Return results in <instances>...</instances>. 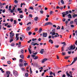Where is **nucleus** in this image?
Returning <instances> with one entry per match:
<instances>
[{
    "mask_svg": "<svg viewBox=\"0 0 77 77\" xmlns=\"http://www.w3.org/2000/svg\"><path fill=\"white\" fill-rule=\"evenodd\" d=\"M68 14H69V12L68 11H66V12L62 13V14L63 15V17L65 18V15H67Z\"/></svg>",
    "mask_w": 77,
    "mask_h": 77,
    "instance_id": "1",
    "label": "nucleus"
},
{
    "mask_svg": "<svg viewBox=\"0 0 77 77\" xmlns=\"http://www.w3.org/2000/svg\"><path fill=\"white\" fill-rule=\"evenodd\" d=\"M75 48V45H72L70 47H69L68 48V49L69 50H74Z\"/></svg>",
    "mask_w": 77,
    "mask_h": 77,
    "instance_id": "2",
    "label": "nucleus"
},
{
    "mask_svg": "<svg viewBox=\"0 0 77 77\" xmlns=\"http://www.w3.org/2000/svg\"><path fill=\"white\" fill-rule=\"evenodd\" d=\"M13 74L15 77H17L18 75V73L15 70L13 71Z\"/></svg>",
    "mask_w": 77,
    "mask_h": 77,
    "instance_id": "3",
    "label": "nucleus"
},
{
    "mask_svg": "<svg viewBox=\"0 0 77 77\" xmlns=\"http://www.w3.org/2000/svg\"><path fill=\"white\" fill-rule=\"evenodd\" d=\"M32 57L33 58V59H34V60H36V59H38V56H36L35 55H32Z\"/></svg>",
    "mask_w": 77,
    "mask_h": 77,
    "instance_id": "4",
    "label": "nucleus"
},
{
    "mask_svg": "<svg viewBox=\"0 0 77 77\" xmlns=\"http://www.w3.org/2000/svg\"><path fill=\"white\" fill-rule=\"evenodd\" d=\"M74 60L72 62V63H71V64L70 65H71L73 64L74 63H75V61L77 60V57H76L73 59Z\"/></svg>",
    "mask_w": 77,
    "mask_h": 77,
    "instance_id": "5",
    "label": "nucleus"
},
{
    "mask_svg": "<svg viewBox=\"0 0 77 77\" xmlns=\"http://www.w3.org/2000/svg\"><path fill=\"white\" fill-rule=\"evenodd\" d=\"M6 74L7 75V77H9V75H10V74H11V72L10 71H7L6 72Z\"/></svg>",
    "mask_w": 77,
    "mask_h": 77,
    "instance_id": "6",
    "label": "nucleus"
},
{
    "mask_svg": "<svg viewBox=\"0 0 77 77\" xmlns=\"http://www.w3.org/2000/svg\"><path fill=\"white\" fill-rule=\"evenodd\" d=\"M43 37H45V38H46L47 36V33L46 32L43 33Z\"/></svg>",
    "mask_w": 77,
    "mask_h": 77,
    "instance_id": "7",
    "label": "nucleus"
},
{
    "mask_svg": "<svg viewBox=\"0 0 77 77\" xmlns=\"http://www.w3.org/2000/svg\"><path fill=\"white\" fill-rule=\"evenodd\" d=\"M10 38H12L13 37H14V33H11V32H10Z\"/></svg>",
    "mask_w": 77,
    "mask_h": 77,
    "instance_id": "8",
    "label": "nucleus"
},
{
    "mask_svg": "<svg viewBox=\"0 0 77 77\" xmlns=\"http://www.w3.org/2000/svg\"><path fill=\"white\" fill-rule=\"evenodd\" d=\"M44 51V49H41V50L40 51V53L41 54H43Z\"/></svg>",
    "mask_w": 77,
    "mask_h": 77,
    "instance_id": "9",
    "label": "nucleus"
},
{
    "mask_svg": "<svg viewBox=\"0 0 77 77\" xmlns=\"http://www.w3.org/2000/svg\"><path fill=\"white\" fill-rule=\"evenodd\" d=\"M47 59L45 58L44 59H43L42 61V63H44V62H45V61H47Z\"/></svg>",
    "mask_w": 77,
    "mask_h": 77,
    "instance_id": "10",
    "label": "nucleus"
},
{
    "mask_svg": "<svg viewBox=\"0 0 77 77\" xmlns=\"http://www.w3.org/2000/svg\"><path fill=\"white\" fill-rule=\"evenodd\" d=\"M49 42L51 44H53V40H51V39H50L49 40Z\"/></svg>",
    "mask_w": 77,
    "mask_h": 77,
    "instance_id": "11",
    "label": "nucleus"
},
{
    "mask_svg": "<svg viewBox=\"0 0 77 77\" xmlns=\"http://www.w3.org/2000/svg\"><path fill=\"white\" fill-rule=\"evenodd\" d=\"M67 16H68L69 18H72V16H71V14H69Z\"/></svg>",
    "mask_w": 77,
    "mask_h": 77,
    "instance_id": "12",
    "label": "nucleus"
},
{
    "mask_svg": "<svg viewBox=\"0 0 77 77\" xmlns=\"http://www.w3.org/2000/svg\"><path fill=\"white\" fill-rule=\"evenodd\" d=\"M42 31V28H40L39 29V31H38V32L39 33H41V32Z\"/></svg>",
    "mask_w": 77,
    "mask_h": 77,
    "instance_id": "13",
    "label": "nucleus"
},
{
    "mask_svg": "<svg viewBox=\"0 0 77 77\" xmlns=\"http://www.w3.org/2000/svg\"><path fill=\"white\" fill-rule=\"evenodd\" d=\"M20 57L21 59H24V55H20Z\"/></svg>",
    "mask_w": 77,
    "mask_h": 77,
    "instance_id": "14",
    "label": "nucleus"
},
{
    "mask_svg": "<svg viewBox=\"0 0 77 77\" xmlns=\"http://www.w3.org/2000/svg\"><path fill=\"white\" fill-rule=\"evenodd\" d=\"M66 74L68 77H70V75L68 73V71L66 72Z\"/></svg>",
    "mask_w": 77,
    "mask_h": 77,
    "instance_id": "15",
    "label": "nucleus"
},
{
    "mask_svg": "<svg viewBox=\"0 0 77 77\" xmlns=\"http://www.w3.org/2000/svg\"><path fill=\"white\" fill-rule=\"evenodd\" d=\"M19 66H20V67H22V66H23V63H20L19 65Z\"/></svg>",
    "mask_w": 77,
    "mask_h": 77,
    "instance_id": "16",
    "label": "nucleus"
},
{
    "mask_svg": "<svg viewBox=\"0 0 77 77\" xmlns=\"http://www.w3.org/2000/svg\"><path fill=\"white\" fill-rule=\"evenodd\" d=\"M77 17V14H74V15H72V17L74 18V17Z\"/></svg>",
    "mask_w": 77,
    "mask_h": 77,
    "instance_id": "17",
    "label": "nucleus"
},
{
    "mask_svg": "<svg viewBox=\"0 0 77 77\" xmlns=\"http://www.w3.org/2000/svg\"><path fill=\"white\" fill-rule=\"evenodd\" d=\"M38 17H36L34 18L35 21H37V20H38Z\"/></svg>",
    "mask_w": 77,
    "mask_h": 77,
    "instance_id": "18",
    "label": "nucleus"
},
{
    "mask_svg": "<svg viewBox=\"0 0 77 77\" xmlns=\"http://www.w3.org/2000/svg\"><path fill=\"white\" fill-rule=\"evenodd\" d=\"M28 50L29 51L30 54H32V52L31 51L32 50L30 49L29 48H28Z\"/></svg>",
    "mask_w": 77,
    "mask_h": 77,
    "instance_id": "19",
    "label": "nucleus"
},
{
    "mask_svg": "<svg viewBox=\"0 0 77 77\" xmlns=\"http://www.w3.org/2000/svg\"><path fill=\"white\" fill-rule=\"evenodd\" d=\"M30 29V27H28L26 28V30L27 31H29V30Z\"/></svg>",
    "mask_w": 77,
    "mask_h": 77,
    "instance_id": "20",
    "label": "nucleus"
},
{
    "mask_svg": "<svg viewBox=\"0 0 77 77\" xmlns=\"http://www.w3.org/2000/svg\"><path fill=\"white\" fill-rule=\"evenodd\" d=\"M40 14H44V11L42 10L40 11Z\"/></svg>",
    "mask_w": 77,
    "mask_h": 77,
    "instance_id": "21",
    "label": "nucleus"
},
{
    "mask_svg": "<svg viewBox=\"0 0 77 77\" xmlns=\"http://www.w3.org/2000/svg\"><path fill=\"white\" fill-rule=\"evenodd\" d=\"M23 5H26V4H25L24 3H23H23H21L20 5V8H22V6H23Z\"/></svg>",
    "mask_w": 77,
    "mask_h": 77,
    "instance_id": "22",
    "label": "nucleus"
},
{
    "mask_svg": "<svg viewBox=\"0 0 77 77\" xmlns=\"http://www.w3.org/2000/svg\"><path fill=\"white\" fill-rule=\"evenodd\" d=\"M61 3L62 5L64 4V2L63 0H61Z\"/></svg>",
    "mask_w": 77,
    "mask_h": 77,
    "instance_id": "23",
    "label": "nucleus"
},
{
    "mask_svg": "<svg viewBox=\"0 0 77 77\" xmlns=\"http://www.w3.org/2000/svg\"><path fill=\"white\" fill-rule=\"evenodd\" d=\"M29 9H31L32 10H33V8L31 6L29 8Z\"/></svg>",
    "mask_w": 77,
    "mask_h": 77,
    "instance_id": "24",
    "label": "nucleus"
},
{
    "mask_svg": "<svg viewBox=\"0 0 77 77\" xmlns=\"http://www.w3.org/2000/svg\"><path fill=\"white\" fill-rule=\"evenodd\" d=\"M25 75L26 77H28V76H29V74L28 73H26L25 74Z\"/></svg>",
    "mask_w": 77,
    "mask_h": 77,
    "instance_id": "25",
    "label": "nucleus"
},
{
    "mask_svg": "<svg viewBox=\"0 0 77 77\" xmlns=\"http://www.w3.org/2000/svg\"><path fill=\"white\" fill-rule=\"evenodd\" d=\"M61 44H63V46H65V45H66L65 42H63Z\"/></svg>",
    "mask_w": 77,
    "mask_h": 77,
    "instance_id": "26",
    "label": "nucleus"
},
{
    "mask_svg": "<svg viewBox=\"0 0 77 77\" xmlns=\"http://www.w3.org/2000/svg\"><path fill=\"white\" fill-rule=\"evenodd\" d=\"M65 54H66V53L62 52V55H63V56H64V55H65Z\"/></svg>",
    "mask_w": 77,
    "mask_h": 77,
    "instance_id": "27",
    "label": "nucleus"
},
{
    "mask_svg": "<svg viewBox=\"0 0 77 77\" xmlns=\"http://www.w3.org/2000/svg\"><path fill=\"white\" fill-rule=\"evenodd\" d=\"M23 18V15H21L20 16V18Z\"/></svg>",
    "mask_w": 77,
    "mask_h": 77,
    "instance_id": "28",
    "label": "nucleus"
},
{
    "mask_svg": "<svg viewBox=\"0 0 77 77\" xmlns=\"http://www.w3.org/2000/svg\"><path fill=\"white\" fill-rule=\"evenodd\" d=\"M7 63L8 64H11V62L10 61H7Z\"/></svg>",
    "mask_w": 77,
    "mask_h": 77,
    "instance_id": "29",
    "label": "nucleus"
},
{
    "mask_svg": "<svg viewBox=\"0 0 77 77\" xmlns=\"http://www.w3.org/2000/svg\"><path fill=\"white\" fill-rule=\"evenodd\" d=\"M11 46H12V47H13L14 46H15V44L14 43H12L11 45Z\"/></svg>",
    "mask_w": 77,
    "mask_h": 77,
    "instance_id": "30",
    "label": "nucleus"
},
{
    "mask_svg": "<svg viewBox=\"0 0 77 77\" xmlns=\"http://www.w3.org/2000/svg\"><path fill=\"white\" fill-rule=\"evenodd\" d=\"M52 35H56V33L54 32H52Z\"/></svg>",
    "mask_w": 77,
    "mask_h": 77,
    "instance_id": "31",
    "label": "nucleus"
},
{
    "mask_svg": "<svg viewBox=\"0 0 77 77\" xmlns=\"http://www.w3.org/2000/svg\"><path fill=\"white\" fill-rule=\"evenodd\" d=\"M59 47V46L58 45H55V47L56 48H58V47Z\"/></svg>",
    "mask_w": 77,
    "mask_h": 77,
    "instance_id": "32",
    "label": "nucleus"
},
{
    "mask_svg": "<svg viewBox=\"0 0 77 77\" xmlns=\"http://www.w3.org/2000/svg\"><path fill=\"white\" fill-rule=\"evenodd\" d=\"M21 38H25L24 37V36L23 35H21Z\"/></svg>",
    "mask_w": 77,
    "mask_h": 77,
    "instance_id": "33",
    "label": "nucleus"
},
{
    "mask_svg": "<svg viewBox=\"0 0 77 77\" xmlns=\"http://www.w3.org/2000/svg\"><path fill=\"white\" fill-rule=\"evenodd\" d=\"M23 60L22 59H20L19 60V62H22Z\"/></svg>",
    "mask_w": 77,
    "mask_h": 77,
    "instance_id": "34",
    "label": "nucleus"
},
{
    "mask_svg": "<svg viewBox=\"0 0 77 77\" xmlns=\"http://www.w3.org/2000/svg\"><path fill=\"white\" fill-rule=\"evenodd\" d=\"M61 49H62V50H61L62 51H64V48L63 47H62Z\"/></svg>",
    "mask_w": 77,
    "mask_h": 77,
    "instance_id": "35",
    "label": "nucleus"
},
{
    "mask_svg": "<svg viewBox=\"0 0 77 77\" xmlns=\"http://www.w3.org/2000/svg\"><path fill=\"white\" fill-rule=\"evenodd\" d=\"M68 23V21H67L65 22V23L66 25V26H67V24Z\"/></svg>",
    "mask_w": 77,
    "mask_h": 77,
    "instance_id": "36",
    "label": "nucleus"
},
{
    "mask_svg": "<svg viewBox=\"0 0 77 77\" xmlns=\"http://www.w3.org/2000/svg\"><path fill=\"white\" fill-rule=\"evenodd\" d=\"M31 45H34V44H35L34 42H32L31 43Z\"/></svg>",
    "mask_w": 77,
    "mask_h": 77,
    "instance_id": "37",
    "label": "nucleus"
},
{
    "mask_svg": "<svg viewBox=\"0 0 77 77\" xmlns=\"http://www.w3.org/2000/svg\"><path fill=\"white\" fill-rule=\"evenodd\" d=\"M35 45H39V44H38L37 43H34V46H35Z\"/></svg>",
    "mask_w": 77,
    "mask_h": 77,
    "instance_id": "38",
    "label": "nucleus"
},
{
    "mask_svg": "<svg viewBox=\"0 0 77 77\" xmlns=\"http://www.w3.org/2000/svg\"><path fill=\"white\" fill-rule=\"evenodd\" d=\"M27 65H28V64L27 63H24V66H26Z\"/></svg>",
    "mask_w": 77,
    "mask_h": 77,
    "instance_id": "39",
    "label": "nucleus"
},
{
    "mask_svg": "<svg viewBox=\"0 0 77 77\" xmlns=\"http://www.w3.org/2000/svg\"><path fill=\"white\" fill-rule=\"evenodd\" d=\"M14 41V40L12 39H10V42H12Z\"/></svg>",
    "mask_w": 77,
    "mask_h": 77,
    "instance_id": "40",
    "label": "nucleus"
},
{
    "mask_svg": "<svg viewBox=\"0 0 77 77\" xmlns=\"http://www.w3.org/2000/svg\"><path fill=\"white\" fill-rule=\"evenodd\" d=\"M16 41H18L19 39V37H16Z\"/></svg>",
    "mask_w": 77,
    "mask_h": 77,
    "instance_id": "41",
    "label": "nucleus"
},
{
    "mask_svg": "<svg viewBox=\"0 0 77 77\" xmlns=\"http://www.w3.org/2000/svg\"><path fill=\"white\" fill-rule=\"evenodd\" d=\"M20 52L21 53H24V50H22L20 51Z\"/></svg>",
    "mask_w": 77,
    "mask_h": 77,
    "instance_id": "42",
    "label": "nucleus"
},
{
    "mask_svg": "<svg viewBox=\"0 0 77 77\" xmlns=\"http://www.w3.org/2000/svg\"><path fill=\"white\" fill-rule=\"evenodd\" d=\"M21 9L20 8H17L18 11H21Z\"/></svg>",
    "mask_w": 77,
    "mask_h": 77,
    "instance_id": "43",
    "label": "nucleus"
},
{
    "mask_svg": "<svg viewBox=\"0 0 77 77\" xmlns=\"http://www.w3.org/2000/svg\"><path fill=\"white\" fill-rule=\"evenodd\" d=\"M73 23H74V22L73 21H71L70 22V23L71 24H73Z\"/></svg>",
    "mask_w": 77,
    "mask_h": 77,
    "instance_id": "44",
    "label": "nucleus"
},
{
    "mask_svg": "<svg viewBox=\"0 0 77 77\" xmlns=\"http://www.w3.org/2000/svg\"><path fill=\"white\" fill-rule=\"evenodd\" d=\"M1 59L2 60H5V58L4 57H3L2 58H1Z\"/></svg>",
    "mask_w": 77,
    "mask_h": 77,
    "instance_id": "45",
    "label": "nucleus"
},
{
    "mask_svg": "<svg viewBox=\"0 0 77 77\" xmlns=\"http://www.w3.org/2000/svg\"><path fill=\"white\" fill-rule=\"evenodd\" d=\"M14 24H16V23H17V21H16V20H14Z\"/></svg>",
    "mask_w": 77,
    "mask_h": 77,
    "instance_id": "46",
    "label": "nucleus"
},
{
    "mask_svg": "<svg viewBox=\"0 0 77 77\" xmlns=\"http://www.w3.org/2000/svg\"><path fill=\"white\" fill-rule=\"evenodd\" d=\"M47 25H48V22L46 23H45V26H47Z\"/></svg>",
    "mask_w": 77,
    "mask_h": 77,
    "instance_id": "47",
    "label": "nucleus"
},
{
    "mask_svg": "<svg viewBox=\"0 0 77 77\" xmlns=\"http://www.w3.org/2000/svg\"><path fill=\"white\" fill-rule=\"evenodd\" d=\"M22 70L23 71H25V69L24 68H21Z\"/></svg>",
    "mask_w": 77,
    "mask_h": 77,
    "instance_id": "48",
    "label": "nucleus"
},
{
    "mask_svg": "<svg viewBox=\"0 0 77 77\" xmlns=\"http://www.w3.org/2000/svg\"><path fill=\"white\" fill-rule=\"evenodd\" d=\"M50 75H52L53 72H51V71L50 72Z\"/></svg>",
    "mask_w": 77,
    "mask_h": 77,
    "instance_id": "49",
    "label": "nucleus"
},
{
    "mask_svg": "<svg viewBox=\"0 0 77 77\" xmlns=\"http://www.w3.org/2000/svg\"><path fill=\"white\" fill-rule=\"evenodd\" d=\"M60 29V27L58 26L57 28V30L58 29Z\"/></svg>",
    "mask_w": 77,
    "mask_h": 77,
    "instance_id": "50",
    "label": "nucleus"
},
{
    "mask_svg": "<svg viewBox=\"0 0 77 77\" xmlns=\"http://www.w3.org/2000/svg\"><path fill=\"white\" fill-rule=\"evenodd\" d=\"M36 38H32V41H36Z\"/></svg>",
    "mask_w": 77,
    "mask_h": 77,
    "instance_id": "51",
    "label": "nucleus"
},
{
    "mask_svg": "<svg viewBox=\"0 0 77 77\" xmlns=\"http://www.w3.org/2000/svg\"><path fill=\"white\" fill-rule=\"evenodd\" d=\"M69 57H65V59H68V58H69Z\"/></svg>",
    "mask_w": 77,
    "mask_h": 77,
    "instance_id": "52",
    "label": "nucleus"
},
{
    "mask_svg": "<svg viewBox=\"0 0 77 77\" xmlns=\"http://www.w3.org/2000/svg\"><path fill=\"white\" fill-rule=\"evenodd\" d=\"M28 34H29V35H30L32 34V32H28Z\"/></svg>",
    "mask_w": 77,
    "mask_h": 77,
    "instance_id": "53",
    "label": "nucleus"
},
{
    "mask_svg": "<svg viewBox=\"0 0 77 77\" xmlns=\"http://www.w3.org/2000/svg\"><path fill=\"white\" fill-rule=\"evenodd\" d=\"M65 20H66V19L65 18H63V21L64 22H65Z\"/></svg>",
    "mask_w": 77,
    "mask_h": 77,
    "instance_id": "54",
    "label": "nucleus"
},
{
    "mask_svg": "<svg viewBox=\"0 0 77 77\" xmlns=\"http://www.w3.org/2000/svg\"><path fill=\"white\" fill-rule=\"evenodd\" d=\"M19 24H20V26H22V25H23V23L22 22L19 23Z\"/></svg>",
    "mask_w": 77,
    "mask_h": 77,
    "instance_id": "55",
    "label": "nucleus"
},
{
    "mask_svg": "<svg viewBox=\"0 0 77 77\" xmlns=\"http://www.w3.org/2000/svg\"><path fill=\"white\" fill-rule=\"evenodd\" d=\"M14 3H18V1H17V0H15Z\"/></svg>",
    "mask_w": 77,
    "mask_h": 77,
    "instance_id": "56",
    "label": "nucleus"
},
{
    "mask_svg": "<svg viewBox=\"0 0 77 77\" xmlns=\"http://www.w3.org/2000/svg\"><path fill=\"white\" fill-rule=\"evenodd\" d=\"M19 35V34H16V37H18Z\"/></svg>",
    "mask_w": 77,
    "mask_h": 77,
    "instance_id": "57",
    "label": "nucleus"
},
{
    "mask_svg": "<svg viewBox=\"0 0 77 77\" xmlns=\"http://www.w3.org/2000/svg\"><path fill=\"white\" fill-rule=\"evenodd\" d=\"M48 24L49 25H51L52 24V23H51L49 22H48Z\"/></svg>",
    "mask_w": 77,
    "mask_h": 77,
    "instance_id": "58",
    "label": "nucleus"
},
{
    "mask_svg": "<svg viewBox=\"0 0 77 77\" xmlns=\"http://www.w3.org/2000/svg\"><path fill=\"white\" fill-rule=\"evenodd\" d=\"M58 36L59 37V35H55L54 36L55 38H56L57 37H58Z\"/></svg>",
    "mask_w": 77,
    "mask_h": 77,
    "instance_id": "59",
    "label": "nucleus"
},
{
    "mask_svg": "<svg viewBox=\"0 0 77 77\" xmlns=\"http://www.w3.org/2000/svg\"><path fill=\"white\" fill-rule=\"evenodd\" d=\"M13 18H11L10 20V21L11 22H12L13 21Z\"/></svg>",
    "mask_w": 77,
    "mask_h": 77,
    "instance_id": "60",
    "label": "nucleus"
},
{
    "mask_svg": "<svg viewBox=\"0 0 77 77\" xmlns=\"http://www.w3.org/2000/svg\"><path fill=\"white\" fill-rule=\"evenodd\" d=\"M11 13H13V12H14V10H12L11 11Z\"/></svg>",
    "mask_w": 77,
    "mask_h": 77,
    "instance_id": "61",
    "label": "nucleus"
},
{
    "mask_svg": "<svg viewBox=\"0 0 77 77\" xmlns=\"http://www.w3.org/2000/svg\"><path fill=\"white\" fill-rule=\"evenodd\" d=\"M52 32H55V29H53L52 30Z\"/></svg>",
    "mask_w": 77,
    "mask_h": 77,
    "instance_id": "62",
    "label": "nucleus"
},
{
    "mask_svg": "<svg viewBox=\"0 0 77 77\" xmlns=\"http://www.w3.org/2000/svg\"><path fill=\"white\" fill-rule=\"evenodd\" d=\"M74 21L75 23H76L77 22V19H75V20Z\"/></svg>",
    "mask_w": 77,
    "mask_h": 77,
    "instance_id": "63",
    "label": "nucleus"
},
{
    "mask_svg": "<svg viewBox=\"0 0 77 77\" xmlns=\"http://www.w3.org/2000/svg\"><path fill=\"white\" fill-rule=\"evenodd\" d=\"M75 44L76 45H77V41H76L75 43Z\"/></svg>",
    "mask_w": 77,
    "mask_h": 77,
    "instance_id": "64",
    "label": "nucleus"
}]
</instances>
